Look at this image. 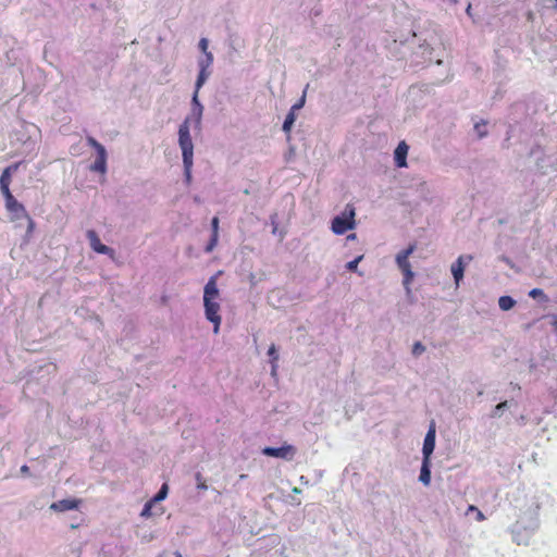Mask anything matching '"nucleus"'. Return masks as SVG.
<instances>
[{
  "mask_svg": "<svg viewBox=\"0 0 557 557\" xmlns=\"http://www.w3.org/2000/svg\"><path fill=\"white\" fill-rule=\"evenodd\" d=\"M355 215V207L350 203L346 205L344 211L333 218L332 231L337 235H343L347 231L352 230L356 225Z\"/></svg>",
  "mask_w": 557,
  "mask_h": 557,
  "instance_id": "1",
  "label": "nucleus"
},
{
  "mask_svg": "<svg viewBox=\"0 0 557 557\" xmlns=\"http://www.w3.org/2000/svg\"><path fill=\"white\" fill-rule=\"evenodd\" d=\"M416 250V245L411 244L406 249L399 251L396 255L395 261L399 270L403 272L404 280L403 285L407 290H409V285L411 284L414 273L411 270V264L409 262V257Z\"/></svg>",
  "mask_w": 557,
  "mask_h": 557,
  "instance_id": "2",
  "label": "nucleus"
},
{
  "mask_svg": "<svg viewBox=\"0 0 557 557\" xmlns=\"http://www.w3.org/2000/svg\"><path fill=\"white\" fill-rule=\"evenodd\" d=\"M539 528L536 519H532L528 525H524L521 521H517L512 527V537L518 545H529L530 539Z\"/></svg>",
  "mask_w": 557,
  "mask_h": 557,
  "instance_id": "3",
  "label": "nucleus"
},
{
  "mask_svg": "<svg viewBox=\"0 0 557 557\" xmlns=\"http://www.w3.org/2000/svg\"><path fill=\"white\" fill-rule=\"evenodd\" d=\"M178 146L182 157H194V144L190 136L189 119H185L178 127Z\"/></svg>",
  "mask_w": 557,
  "mask_h": 557,
  "instance_id": "4",
  "label": "nucleus"
},
{
  "mask_svg": "<svg viewBox=\"0 0 557 557\" xmlns=\"http://www.w3.org/2000/svg\"><path fill=\"white\" fill-rule=\"evenodd\" d=\"M261 453L262 455L268 457H274L286 461H290L297 454V448L294 445L285 443L281 447L267 446L262 448Z\"/></svg>",
  "mask_w": 557,
  "mask_h": 557,
  "instance_id": "5",
  "label": "nucleus"
},
{
  "mask_svg": "<svg viewBox=\"0 0 557 557\" xmlns=\"http://www.w3.org/2000/svg\"><path fill=\"white\" fill-rule=\"evenodd\" d=\"M205 315L213 324V332L219 333L221 324L220 304L216 300H203Z\"/></svg>",
  "mask_w": 557,
  "mask_h": 557,
  "instance_id": "6",
  "label": "nucleus"
},
{
  "mask_svg": "<svg viewBox=\"0 0 557 557\" xmlns=\"http://www.w3.org/2000/svg\"><path fill=\"white\" fill-rule=\"evenodd\" d=\"M202 113H203V106L201 104V102L199 100V96L193 95L190 113L185 119H189V125L194 124L195 128L200 129Z\"/></svg>",
  "mask_w": 557,
  "mask_h": 557,
  "instance_id": "7",
  "label": "nucleus"
},
{
  "mask_svg": "<svg viewBox=\"0 0 557 557\" xmlns=\"http://www.w3.org/2000/svg\"><path fill=\"white\" fill-rule=\"evenodd\" d=\"M86 237L89 240V245L94 251L101 253V255H107L110 258L114 257V255H115L114 250L100 242V238H99L98 234L96 233V231L88 230L86 232Z\"/></svg>",
  "mask_w": 557,
  "mask_h": 557,
  "instance_id": "8",
  "label": "nucleus"
},
{
  "mask_svg": "<svg viewBox=\"0 0 557 557\" xmlns=\"http://www.w3.org/2000/svg\"><path fill=\"white\" fill-rule=\"evenodd\" d=\"M435 438H436L435 423L432 422L429 426V430H428L424 441H423V447H422L423 458L431 459V456L435 448Z\"/></svg>",
  "mask_w": 557,
  "mask_h": 557,
  "instance_id": "9",
  "label": "nucleus"
},
{
  "mask_svg": "<svg viewBox=\"0 0 557 557\" xmlns=\"http://www.w3.org/2000/svg\"><path fill=\"white\" fill-rule=\"evenodd\" d=\"M5 207L7 209L14 214V216L16 219H20V218H27L28 220V228L32 230L34 223L33 221L28 218L27 213H26V210L24 208V206L22 203H20L14 197L5 200Z\"/></svg>",
  "mask_w": 557,
  "mask_h": 557,
  "instance_id": "10",
  "label": "nucleus"
},
{
  "mask_svg": "<svg viewBox=\"0 0 557 557\" xmlns=\"http://www.w3.org/2000/svg\"><path fill=\"white\" fill-rule=\"evenodd\" d=\"M409 146L405 141H400L394 151V161L397 168L407 166V154Z\"/></svg>",
  "mask_w": 557,
  "mask_h": 557,
  "instance_id": "11",
  "label": "nucleus"
},
{
  "mask_svg": "<svg viewBox=\"0 0 557 557\" xmlns=\"http://www.w3.org/2000/svg\"><path fill=\"white\" fill-rule=\"evenodd\" d=\"M219 297V288L216 277L211 276L203 288V300H216Z\"/></svg>",
  "mask_w": 557,
  "mask_h": 557,
  "instance_id": "12",
  "label": "nucleus"
},
{
  "mask_svg": "<svg viewBox=\"0 0 557 557\" xmlns=\"http://www.w3.org/2000/svg\"><path fill=\"white\" fill-rule=\"evenodd\" d=\"M78 507V502L76 499H62L51 504L50 509L53 511H69L76 509Z\"/></svg>",
  "mask_w": 557,
  "mask_h": 557,
  "instance_id": "13",
  "label": "nucleus"
},
{
  "mask_svg": "<svg viewBox=\"0 0 557 557\" xmlns=\"http://www.w3.org/2000/svg\"><path fill=\"white\" fill-rule=\"evenodd\" d=\"M92 172L106 173L107 171V150L97 152L96 160L90 165Z\"/></svg>",
  "mask_w": 557,
  "mask_h": 557,
  "instance_id": "14",
  "label": "nucleus"
},
{
  "mask_svg": "<svg viewBox=\"0 0 557 557\" xmlns=\"http://www.w3.org/2000/svg\"><path fill=\"white\" fill-rule=\"evenodd\" d=\"M450 271L456 285L458 286L463 278L465 263L463 258H458L450 267Z\"/></svg>",
  "mask_w": 557,
  "mask_h": 557,
  "instance_id": "15",
  "label": "nucleus"
},
{
  "mask_svg": "<svg viewBox=\"0 0 557 557\" xmlns=\"http://www.w3.org/2000/svg\"><path fill=\"white\" fill-rule=\"evenodd\" d=\"M419 481L424 485L431 483V459L422 458Z\"/></svg>",
  "mask_w": 557,
  "mask_h": 557,
  "instance_id": "16",
  "label": "nucleus"
},
{
  "mask_svg": "<svg viewBox=\"0 0 557 557\" xmlns=\"http://www.w3.org/2000/svg\"><path fill=\"white\" fill-rule=\"evenodd\" d=\"M512 405H515L513 400H505V401L499 403L498 405H496L493 408V410L491 412V418H493V419L502 418L504 416L505 411L510 409L512 407Z\"/></svg>",
  "mask_w": 557,
  "mask_h": 557,
  "instance_id": "17",
  "label": "nucleus"
},
{
  "mask_svg": "<svg viewBox=\"0 0 557 557\" xmlns=\"http://www.w3.org/2000/svg\"><path fill=\"white\" fill-rule=\"evenodd\" d=\"M197 64L199 72H211L210 67L213 64V54L211 52H206L203 57L198 59Z\"/></svg>",
  "mask_w": 557,
  "mask_h": 557,
  "instance_id": "18",
  "label": "nucleus"
},
{
  "mask_svg": "<svg viewBox=\"0 0 557 557\" xmlns=\"http://www.w3.org/2000/svg\"><path fill=\"white\" fill-rule=\"evenodd\" d=\"M211 72H199L196 83H195V90L193 95L199 96V90L202 88V86L206 84L208 78L210 77Z\"/></svg>",
  "mask_w": 557,
  "mask_h": 557,
  "instance_id": "19",
  "label": "nucleus"
},
{
  "mask_svg": "<svg viewBox=\"0 0 557 557\" xmlns=\"http://www.w3.org/2000/svg\"><path fill=\"white\" fill-rule=\"evenodd\" d=\"M21 164H22V162H16V163H13V164L7 166L0 176V181H5L8 183H11L12 174L18 170Z\"/></svg>",
  "mask_w": 557,
  "mask_h": 557,
  "instance_id": "20",
  "label": "nucleus"
},
{
  "mask_svg": "<svg viewBox=\"0 0 557 557\" xmlns=\"http://www.w3.org/2000/svg\"><path fill=\"white\" fill-rule=\"evenodd\" d=\"M516 305V300L511 296H500L498 299V306L503 311L512 309Z\"/></svg>",
  "mask_w": 557,
  "mask_h": 557,
  "instance_id": "21",
  "label": "nucleus"
},
{
  "mask_svg": "<svg viewBox=\"0 0 557 557\" xmlns=\"http://www.w3.org/2000/svg\"><path fill=\"white\" fill-rule=\"evenodd\" d=\"M182 158H183L185 181L187 184H189L191 181V168H193V158L194 157H188V158L182 157Z\"/></svg>",
  "mask_w": 557,
  "mask_h": 557,
  "instance_id": "22",
  "label": "nucleus"
},
{
  "mask_svg": "<svg viewBox=\"0 0 557 557\" xmlns=\"http://www.w3.org/2000/svg\"><path fill=\"white\" fill-rule=\"evenodd\" d=\"M295 121H296V113L294 112V110H289V112L287 113V115H286V117H285V120L283 122L282 129L285 133L290 132Z\"/></svg>",
  "mask_w": 557,
  "mask_h": 557,
  "instance_id": "23",
  "label": "nucleus"
},
{
  "mask_svg": "<svg viewBox=\"0 0 557 557\" xmlns=\"http://www.w3.org/2000/svg\"><path fill=\"white\" fill-rule=\"evenodd\" d=\"M168 492H169V487H168V484L164 483L162 484V486L160 487V490L157 492V494L152 497V502L153 503H157V502H161L163 499L166 498L168 496Z\"/></svg>",
  "mask_w": 557,
  "mask_h": 557,
  "instance_id": "24",
  "label": "nucleus"
},
{
  "mask_svg": "<svg viewBox=\"0 0 557 557\" xmlns=\"http://www.w3.org/2000/svg\"><path fill=\"white\" fill-rule=\"evenodd\" d=\"M529 296L533 299H540L541 301H548L547 296L541 288H533L529 292Z\"/></svg>",
  "mask_w": 557,
  "mask_h": 557,
  "instance_id": "25",
  "label": "nucleus"
},
{
  "mask_svg": "<svg viewBox=\"0 0 557 557\" xmlns=\"http://www.w3.org/2000/svg\"><path fill=\"white\" fill-rule=\"evenodd\" d=\"M0 189L5 200L14 197L10 190V183L0 181Z\"/></svg>",
  "mask_w": 557,
  "mask_h": 557,
  "instance_id": "26",
  "label": "nucleus"
},
{
  "mask_svg": "<svg viewBox=\"0 0 557 557\" xmlns=\"http://www.w3.org/2000/svg\"><path fill=\"white\" fill-rule=\"evenodd\" d=\"M308 87H309V85L306 86L300 99L295 104H293V107L290 108V110H294L295 113H296V111L304 108V106L306 103V94H307Z\"/></svg>",
  "mask_w": 557,
  "mask_h": 557,
  "instance_id": "27",
  "label": "nucleus"
},
{
  "mask_svg": "<svg viewBox=\"0 0 557 557\" xmlns=\"http://www.w3.org/2000/svg\"><path fill=\"white\" fill-rule=\"evenodd\" d=\"M87 144L88 146L92 147L96 152H99V151H102V150H106L104 146L101 145L99 141H97L94 137L91 136H88L87 137Z\"/></svg>",
  "mask_w": 557,
  "mask_h": 557,
  "instance_id": "28",
  "label": "nucleus"
},
{
  "mask_svg": "<svg viewBox=\"0 0 557 557\" xmlns=\"http://www.w3.org/2000/svg\"><path fill=\"white\" fill-rule=\"evenodd\" d=\"M152 505H153V502L152 500H149L147 502L145 505H144V508L141 510V513L140 516L144 517V518H149L152 516Z\"/></svg>",
  "mask_w": 557,
  "mask_h": 557,
  "instance_id": "29",
  "label": "nucleus"
},
{
  "mask_svg": "<svg viewBox=\"0 0 557 557\" xmlns=\"http://www.w3.org/2000/svg\"><path fill=\"white\" fill-rule=\"evenodd\" d=\"M363 256H358L354 260L346 263V269L348 271H356L358 268L359 262L362 260Z\"/></svg>",
  "mask_w": 557,
  "mask_h": 557,
  "instance_id": "30",
  "label": "nucleus"
},
{
  "mask_svg": "<svg viewBox=\"0 0 557 557\" xmlns=\"http://www.w3.org/2000/svg\"><path fill=\"white\" fill-rule=\"evenodd\" d=\"M425 351V346L420 342H416L412 346V355L418 357Z\"/></svg>",
  "mask_w": 557,
  "mask_h": 557,
  "instance_id": "31",
  "label": "nucleus"
},
{
  "mask_svg": "<svg viewBox=\"0 0 557 557\" xmlns=\"http://www.w3.org/2000/svg\"><path fill=\"white\" fill-rule=\"evenodd\" d=\"M218 244V234H212L208 245L206 246V252H210Z\"/></svg>",
  "mask_w": 557,
  "mask_h": 557,
  "instance_id": "32",
  "label": "nucleus"
},
{
  "mask_svg": "<svg viewBox=\"0 0 557 557\" xmlns=\"http://www.w3.org/2000/svg\"><path fill=\"white\" fill-rule=\"evenodd\" d=\"M268 356L271 358V360H270V361L277 362V360H278V354H277V350H276V347H275V345H274V344H272V345L269 347Z\"/></svg>",
  "mask_w": 557,
  "mask_h": 557,
  "instance_id": "33",
  "label": "nucleus"
},
{
  "mask_svg": "<svg viewBox=\"0 0 557 557\" xmlns=\"http://www.w3.org/2000/svg\"><path fill=\"white\" fill-rule=\"evenodd\" d=\"M485 126H486L485 123H476L474 125V129L478 133V136L480 138H482L486 135Z\"/></svg>",
  "mask_w": 557,
  "mask_h": 557,
  "instance_id": "34",
  "label": "nucleus"
},
{
  "mask_svg": "<svg viewBox=\"0 0 557 557\" xmlns=\"http://www.w3.org/2000/svg\"><path fill=\"white\" fill-rule=\"evenodd\" d=\"M208 46H209V41L207 38H201L199 40V44H198V47L199 49L201 50V52L205 54L206 52H209L208 51Z\"/></svg>",
  "mask_w": 557,
  "mask_h": 557,
  "instance_id": "35",
  "label": "nucleus"
},
{
  "mask_svg": "<svg viewBox=\"0 0 557 557\" xmlns=\"http://www.w3.org/2000/svg\"><path fill=\"white\" fill-rule=\"evenodd\" d=\"M211 226H212V234H218V228H219V219L216 216H214L211 221Z\"/></svg>",
  "mask_w": 557,
  "mask_h": 557,
  "instance_id": "36",
  "label": "nucleus"
},
{
  "mask_svg": "<svg viewBox=\"0 0 557 557\" xmlns=\"http://www.w3.org/2000/svg\"><path fill=\"white\" fill-rule=\"evenodd\" d=\"M458 258H463L465 265L468 264L469 262H471L473 259V257L471 255H462V256H459Z\"/></svg>",
  "mask_w": 557,
  "mask_h": 557,
  "instance_id": "37",
  "label": "nucleus"
},
{
  "mask_svg": "<svg viewBox=\"0 0 557 557\" xmlns=\"http://www.w3.org/2000/svg\"><path fill=\"white\" fill-rule=\"evenodd\" d=\"M271 362V374L274 376L276 375V371H277V362H274V361H270Z\"/></svg>",
  "mask_w": 557,
  "mask_h": 557,
  "instance_id": "38",
  "label": "nucleus"
},
{
  "mask_svg": "<svg viewBox=\"0 0 557 557\" xmlns=\"http://www.w3.org/2000/svg\"><path fill=\"white\" fill-rule=\"evenodd\" d=\"M469 509H470V510H476V511H478V520H483V519H484L483 513H482L480 510H478L474 506H470V508H469Z\"/></svg>",
  "mask_w": 557,
  "mask_h": 557,
  "instance_id": "39",
  "label": "nucleus"
},
{
  "mask_svg": "<svg viewBox=\"0 0 557 557\" xmlns=\"http://www.w3.org/2000/svg\"><path fill=\"white\" fill-rule=\"evenodd\" d=\"M21 472L24 473V474L28 473L29 472V468L26 465H24V466L21 467Z\"/></svg>",
  "mask_w": 557,
  "mask_h": 557,
  "instance_id": "40",
  "label": "nucleus"
},
{
  "mask_svg": "<svg viewBox=\"0 0 557 557\" xmlns=\"http://www.w3.org/2000/svg\"><path fill=\"white\" fill-rule=\"evenodd\" d=\"M292 492H293L294 494H300V493H301V490H300V488H298V487H294V488L292 490Z\"/></svg>",
  "mask_w": 557,
  "mask_h": 557,
  "instance_id": "41",
  "label": "nucleus"
},
{
  "mask_svg": "<svg viewBox=\"0 0 557 557\" xmlns=\"http://www.w3.org/2000/svg\"><path fill=\"white\" fill-rule=\"evenodd\" d=\"M198 487L201 488V490H206L207 488V485L205 483H199L198 484Z\"/></svg>",
  "mask_w": 557,
  "mask_h": 557,
  "instance_id": "42",
  "label": "nucleus"
},
{
  "mask_svg": "<svg viewBox=\"0 0 557 557\" xmlns=\"http://www.w3.org/2000/svg\"><path fill=\"white\" fill-rule=\"evenodd\" d=\"M174 557H183L182 554L180 552H175L174 553Z\"/></svg>",
  "mask_w": 557,
  "mask_h": 557,
  "instance_id": "43",
  "label": "nucleus"
},
{
  "mask_svg": "<svg viewBox=\"0 0 557 557\" xmlns=\"http://www.w3.org/2000/svg\"><path fill=\"white\" fill-rule=\"evenodd\" d=\"M470 12H471V4H469L467 8V13L470 14Z\"/></svg>",
  "mask_w": 557,
  "mask_h": 557,
  "instance_id": "44",
  "label": "nucleus"
},
{
  "mask_svg": "<svg viewBox=\"0 0 557 557\" xmlns=\"http://www.w3.org/2000/svg\"><path fill=\"white\" fill-rule=\"evenodd\" d=\"M355 237H356V234H351V235H349L347 238H348V239H354Z\"/></svg>",
  "mask_w": 557,
  "mask_h": 557,
  "instance_id": "45",
  "label": "nucleus"
},
{
  "mask_svg": "<svg viewBox=\"0 0 557 557\" xmlns=\"http://www.w3.org/2000/svg\"><path fill=\"white\" fill-rule=\"evenodd\" d=\"M555 1H556V5L555 7L557 8V0H555Z\"/></svg>",
  "mask_w": 557,
  "mask_h": 557,
  "instance_id": "46",
  "label": "nucleus"
}]
</instances>
